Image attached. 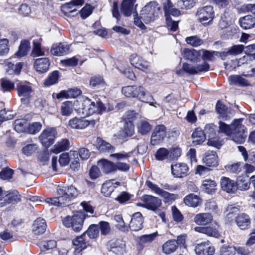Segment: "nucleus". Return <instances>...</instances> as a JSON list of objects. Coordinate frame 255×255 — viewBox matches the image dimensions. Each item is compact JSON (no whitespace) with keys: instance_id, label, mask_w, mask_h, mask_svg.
Returning <instances> with one entry per match:
<instances>
[{"instance_id":"nucleus-10","label":"nucleus","mask_w":255,"mask_h":255,"mask_svg":"<svg viewBox=\"0 0 255 255\" xmlns=\"http://www.w3.org/2000/svg\"><path fill=\"white\" fill-rule=\"evenodd\" d=\"M90 124L94 125V121H89L85 118L75 117L71 119L68 123V126L72 129L82 130L86 128Z\"/></svg>"},{"instance_id":"nucleus-2","label":"nucleus","mask_w":255,"mask_h":255,"mask_svg":"<svg viewBox=\"0 0 255 255\" xmlns=\"http://www.w3.org/2000/svg\"><path fill=\"white\" fill-rule=\"evenodd\" d=\"M86 217L84 212L79 211L66 216L62 220L63 224L65 227L71 228L75 232H80L83 229Z\"/></svg>"},{"instance_id":"nucleus-39","label":"nucleus","mask_w":255,"mask_h":255,"mask_svg":"<svg viewBox=\"0 0 255 255\" xmlns=\"http://www.w3.org/2000/svg\"><path fill=\"white\" fill-rule=\"evenodd\" d=\"M98 165L101 167L102 171L105 173L115 171V163L106 159L100 160L98 162Z\"/></svg>"},{"instance_id":"nucleus-21","label":"nucleus","mask_w":255,"mask_h":255,"mask_svg":"<svg viewBox=\"0 0 255 255\" xmlns=\"http://www.w3.org/2000/svg\"><path fill=\"white\" fill-rule=\"evenodd\" d=\"M236 223L238 227L242 230L249 229L251 227V220L248 215L242 213L236 217Z\"/></svg>"},{"instance_id":"nucleus-45","label":"nucleus","mask_w":255,"mask_h":255,"mask_svg":"<svg viewBox=\"0 0 255 255\" xmlns=\"http://www.w3.org/2000/svg\"><path fill=\"white\" fill-rule=\"evenodd\" d=\"M78 153L77 151L70 152V155L67 153H64L60 155L59 162L61 166H65L67 165L70 160L73 159L72 157H77Z\"/></svg>"},{"instance_id":"nucleus-31","label":"nucleus","mask_w":255,"mask_h":255,"mask_svg":"<svg viewBox=\"0 0 255 255\" xmlns=\"http://www.w3.org/2000/svg\"><path fill=\"white\" fill-rule=\"evenodd\" d=\"M185 204L189 207L196 208L202 203V199L197 195L190 194L184 198Z\"/></svg>"},{"instance_id":"nucleus-1","label":"nucleus","mask_w":255,"mask_h":255,"mask_svg":"<svg viewBox=\"0 0 255 255\" xmlns=\"http://www.w3.org/2000/svg\"><path fill=\"white\" fill-rule=\"evenodd\" d=\"M242 119L234 120L230 125L222 121L218 122L219 133H224L228 136L232 140L237 143H242L245 141V127L242 125Z\"/></svg>"},{"instance_id":"nucleus-6","label":"nucleus","mask_w":255,"mask_h":255,"mask_svg":"<svg viewBox=\"0 0 255 255\" xmlns=\"http://www.w3.org/2000/svg\"><path fill=\"white\" fill-rule=\"evenodd\" d=\"M145 184L156 194L162 197L165 204L170 205L177 198V195L176 194L170 193L163 190L150 181H147Z\"/></svg>"},{"instance_id":"nucleus-20","label":"nucleus","mask_w":255,"mask_h":255,"mask_svg":"<svg viewBox=\"0 0 255 255\" xmlns=\"http://www.w3.org/2000/svg\"><path fill=\"white\" fill-rule=\"evenodd\" d=\"M143 219L140 212L134 213L131 218L129 224V228L131 231H138L143 228Z\"/></svg>"},{"instance_id":"nucleus-59","label":"nucleus","mask_w":255,"mask_h":255,"mask_svg":"<svg viewBox=\"0 0 255 255\" xmlns=\"http://www.w3.org/2000/svg\"><path fill=\"white\" fill-rule=\"evenodd\" d=\"M216 110L220 116L224 120L227 119V108L220 101H218L216 104Z\"/></svg>"},{"instance_id":"nucleus-43","label":"nucleus","mask_w":255,"mask_h":255,"mask_svg":"<svg viewBox=\"0 0 255 255\" xmlns=\"http://www.w3.org/2000/svg\"><path fill=\"white\" fill-rule=\"evenodd\" d=\"M97 144L101 152H111L114 150V147L111 144L100 138H97Z\"/></svg>"},{"instance_id":"nucleus-4","label":"nucleus","mask_w":255,"mask_h":255,"mask_svg":"<svg viewBox=\"0 0 255 255\" xmlns=\"http://www.w3.org/2000/svg\"><path fill=\"white\" fill-rule=\"evenodd\" d=\"M122 93L127 98H133L138 99L142 102H145L146 91L144 87L141 86H127L122 89Z\"/></svg>"},{"instance_id":"nucleus-15","label":"nucleus","mask_w":255,"mask_h":255,"mask_svg":"<svg viewBox=\"0 0 255 255\" xmlns=\"http://www.w3.org/2000/svg\"><path fill=\"white\" fill-rule=\"evenodd\" d=\"M197 255H213L215 252L214 248L209 242H204L198 244L195 249Z\"/></svg>"},{"instance_id":"nucleus-35","label":"nucleus","mask_w":255,"mask_h":255,"mask_svg":"<svg viewBox=\"0 0 255 255\" xmlns=\"http://www.w3.org/2000/svg\"><path fill=\"white\" fill-rule=\"evenodd\" d=\"M192 138L193 143L196 145L203 143L206 137L204 131L201 128H197L192 133Z\"/></svg>"},{"instance_id":"nucleus-57","label":"nucleus","mask_w":255,"mask_h":255,"mask_svg":"<svg viewBox=\"0 0 255 255\" xmlns=\"http://www.w3.org/2000/svg\"><path fill=\"white\" fill-rule=\"evenodd\" d=\"M219 226L215 224L214 226H206L205 234L208 236L218 238L220 236V233L218 231Z\"/></svg>"},{"instance_id":"nucleus-29","label":"nucleus","mask_w":255,"mask_h":255,"mask_svg":"<svg viewBox=\"0 0 255 255\" xmlns=\"http://www.w3.org/2000/svg\"><path fill=\"white\" fill-rule=\"evenodd\" d=\"M163 5L165 18L170 17L171 15L177 16L180 15V11L173 7L170 0H167Z\"/></svg>"},{"instance_id":"nucleus-62","label":"nucleus","mask_w":255,"mask_h":255,"mask_svg":"<svg viewBox=\"0 0 255 255\" xmlns=\"http://www.w3.org/2000/svg\"><path fill=\"white\" fill-rule=\"evenodd\" d=\"M198 55V52L195 50H191L187 49L184 50V57L191 61H196Z\"/></svg>"},{"instance_id":"nucleus-41","label":"nucleus","mask_w":255,"mask_h":255,"mask_svg":"<svg viewBox=\"0 0 255 255\" xmlns=\"http://www.w3.org/2000/svg\"><path fill=\"white\" fill-rule=\"evenodd\" d=\"M230 84L238 86H246L249 85L247 80L240 75H231L229 77Z\"/></svg>"},{"instance_id":"nucleus-51","label":"nucleus","mask_w":255,"mask_h":255,"mask_svg":"<svg viewBox=\"0 0 255 255\" xmlns=\"http://www.w3.org/2000/svg\"><path fill=\"white\" fill-rule=\"evenodd\" d=\"M237 186V189L242 191L247 190L250 188V181L246 177L240 176L236 183Z\"/></svg>"},{"instance_id":"nucleus-54","label":"nucleus","mask_w":255,"mask_h":255,"mask_svg":"<svg viewBox=\"0 0 255 255\" xmlns=\"http://www.w3.org/2000/svg\"><path fill=\"white\" fill-rule=\"evenodd\" d=\"M73 112V105L71 102L63 103L61 106V113L63 116H69Z\"/></svg>"},{"instance_id":"nucleus-63","label":"nucleus","mask_w":255,"mask_h":255,"mask_svg":"<svg viewBox=\"0 0 255 255\" xmlns=\"http://www.w3.org/2000/svg\"><path fill=\"white\" fill-rule=\"evenodd\" d=\"M39 246L42 250H52L56 248V242L54 240L43 241L40 242Z\"/></svg>"},{"instance_id":"nucleus-9","label":"nucleus","mask_w":255,"mask_h":255,"mask_svg":"<svg viewBox=\"0 0 255 255\" xmlns=\"http://www.w3.org/2000/svg\"><path fill=\"white\" fill-rule=\"evenodd\" d=\"M97 109L95 102L88 98H83L78 109V113L84 116H89L96 113Z\"/></svg>"},{"instance_id":"nucleus-12","label":"nucleus","mask_w":255,"mask_h":255,"mask_svg":"<svg viewBox=\"0 0 255 255\" xmlns=\"http://www.w3.org/2000/svg\"><path fill=\"white\" fill-rule=\"evenodd\" d=\"M58 195L64 198L66 205H68L70 199L78 195L77 189L73 186L62 187L57 190Z\"/></svg>"},{"instance_id":"nucleus-42","label":"nucleus","mask_w":255,"mask_h":255,"mask_svg":"<svg viewBox=\"0 0 255 255\" xmlns=\"http://www.w3.org/2000/svg\"><path fill=\"white\" fill-rule=\"evenodd\" d=\"M137 131L141 135L147 134L151 129V125L146 121L141 120L137 124Z\"/></svg>"},{"instance_id":"nucleus-28","label":"nucleus","mask_w":255,"mask_h":255,"mask_svg":"<svg viewBox=\"0 0 255 255\" xmlns=\"http://www.w3.org/2000/svg\"><path fill=\"white\" fill-rule=\"evenodd\" d=\"M136 0H123L121 6V10L122 13L126 16H130L132 13H134V4ZM136 7V6H135Z\"/></svg>"},{"instance_id":"nucleus-52","label":"nucleus","mask_w":255,"mask_h":255,"mask_svg":"<svg viewBox=\"0 0 255 255\" xmlns=\"http://www.w3.org/2000/svg\"><path fill=\"white\" fill-rule=\"evenodd\" d=\"M45 201L49 205L59 206H67L64 201V198L60 195L58 197L45 198Z\"/></svg>"},{"instance_id":"nucleus-60","label":"nucleus","mask_w":255,"mask_h":255,"mask_svg":"<svg viewBox=\"0 0 255 255\" xmlns=\"http://www.w3.org/2000/svg\"><path fill=\"white\" fill-rule=\"evenodd\" d=\"M243 165V163L240 162L231 165H228L225 166V168L227 171L231 173L237 174L242 171Z\"/></svg>"},{"instance_id":"nucleus-5","label":"nucleus","mask_w":255,"mask_h":255,"mask_svg":"<svg viewBox=\"0 0 255 255\" xmlns=\"http://www.w3.org/2000/svg\"><path fill=\"white\" fill-rule=\"evenodd\" d=\"M196 16L198 20L204 26H207L212 23L214 18V11L212 6H206L198 9Z\"/></svg>"},{"instance_id":"nucleus-47","label":"nucleus","mask_w":255,"mask_h":255,"mask_svg":"<svg viewBox=\"0 0 255 255\" xmlns=\"http://www.w3.org/2000/svg\"><path fill=\"white\" fill-rule=\"evenodd\" d=\"M158 236L157 232L142 235L139 237V243L141 245L149 244L154 241Z\"/></svg>"},{"instance_id":"nucleus-58","label":"nucleus","mask_w":255,"mask_h":255,"mask_svg":"<svg viewBox=\"0 0 255 255\" xmlns=\"http://www.w3.org/2000/svg\"><path fill=\"white\" fill-rule=\"evenodd\" d=\"M42 128V125L39 122L33 123L28 125L26 132L31 134H35L38 133Z\"/></svg>"},{"instance_id":"nucleus-26","label":"nucleus","mask_w":255,"mask_h":255,"mask_svg":"<svg viewBox=\"0 0 255 255\" xmlns=\"http://www.w3.org/2000/svg\"><path fill=\"white\" fill-rule=\"evenodd\" d=\"M21 200V196L17 191H13L0 200V207H3L9 203H16Z\"/></svg>"},{"instance_id":"nucleus-17","label":"nucleus","mask_w":255,"mask_h":255,"mask_svg":"<svg viewBox=\"0 0 255 255\" xmlns=\"http://www.w3.org/2000/svg\"><path fill=\"white\" fill-rule=\"evenodd\" d=\"M84 2V0H72L70 2L63 4L61 7V11L64 15L68 16H71L72 13L77 11L75 6L82 5Z\"/></svg>"},{"instance_id":"nucleus-55","label":"nucleus","mask_w":255,"mask_h":255,"mask_svg":"<svg viewBox=\"0 0 255 255\" xmlns=\"http://www.w3.org/2000/svg\"><path fill=\"white\" fill-rule=\"evenodd\" d=\"M85 233L87 234L90 239H96L99 234V226L98 225L92 224L89 226Z\"/></svg>"},{"instance_id":"nucleus-64","label":"nucleus","mask_w":255,"mask_h":255,"mask_svg":"<svg viewBox=\"0 0 255 255\" xmlns=\"http://www.w3.org/2000/svg\"><path fill=\"white\" fill-rule=\"evenodd\" d=\"M186 42L193 47H197L203 43V41L197 36L187 37L186 38Z\"/></svg>"},{"instance_id":"nucleus-49","label":"nucleus","mask_w":255,"mask_h":255,"mask_svg":"<svg viewBox=\"0 0 255 255\" xmlns=\"http://www.w3.org/2000/svg\"><path fill=\"white\" fill-rule=\"evenodd\" d=\"M28 124L25 119H17L14 121V129L19 133L26 132Z\"/></svg>"},{"instance_id":"nucleus-7","label":"nucleus","mask_w":255,"mask_h":255,"mask_svg":"<svg viewBox=\"0 0 255 255\" xmlns=\"http://www.w3.org/2000/svg\"><path fill=\"white\" fill-rule=\"evenodd\" d=\"M141 200L143 203H138L137 205L148 210L155 212L162 205V201L158 197L149 195H144Z\"/></svg>"},{"instance_id":"nucleus-8","label":"nucleus","mask_w":255,"mask_h":255,"mask_svg":"<svg viewBox=\"0 0 255 255\" xmlns=\"http://www.w3.org/2000/svg\"><path fill=\"white\" fill-rule=\"evenodd\" d=\"M56 135L55 128H48L42 131L39 136V139L44 147H48L54 143Z\"/></svg>"},{"instance_id":"nucleus-18","label":"nucleus","mask_w":255,"mask_h":255,"mask_svg":"<svg viewBox=\"0 0 255 255\" xmlns=\"http://www.w3.org/2000/svg\"><path fill=\"white\" fill-rule=\"evenodd\" d=\"M220 185L222 189L229 193H235L237 190V186L236 182L228 177H222L220 181Z\"/></svg>"},{"instance_id":"nucleus-14","label":"nucleus","mask_w":255,"mask_h":255,"mask_svg":"<svg viewBox=\"0 0 255 255\" xmlns=\"http://www.w3.org/2000/svg\"><path fill=\"white\" fill-rule=\"evenodd\" d=\"M172 175L176 178H183L188 174L189 168L184 163H177L171 166Z\"/></svg>"},{"instance_id":"nucleus-44","label":"nucleus","mask_w":255,"mask_h":255,"mask_svg":"<svg viewBox=\"0 0 255 255\" xmlns=\"http://www.w3.org/2000/svg\"><path fill=\"white\" fill-rule=\"evenodd\" d=\"M69 147V141L67 139H63L58 142L53 148L51 151L55 154H58L63 151L67 150Z\"/></svg>"},{"instance_id":"nucleus-61","label":"nucleus","mask_w":255,"mask_h":255,"mask_svg":"<svg viewBox=\"0 0 255 255\" xmlns=\"http://www.w3.org/2000/svg\"><path fill=\"white\" fill-rule=\"evenodd\" d=\"M155 157L158 160H163L169 158V151L165 148H160L155 154Z\"/></svg>"},{"instance_id":"nucleus-53","label":"nucleus","mask_w":255,"mask_h":255,"mask_svg":"<svg viewBox=\"0 0 255 255\" xmlns=\"http://www.w3.org/2000/svg\"><path fill=\"white\" fill-rule=\"evenodd\" d=\"M232 22V17L227 12L225 13L221 16V20L219 23L220 28L224 29L227 27Z\"/></svg>"},{"instance_id":"nucleus-38","label":"nucleus","mask_w":255,"mask_h":255,"mask_svg":"<svg viewBox=\"0 0 255 255\" xmlns=\"http://www.w3.org/2000/svg\"><path fill=\"white\" fill-rule=\"evenodd\" d=\"M134 133V126L132 122H126L122 130L120 131V136L125 138L131 136Z\"/></svg>"},{"instance_id":"nucleus-13","label":"nucleus","mask_w":255,"mask_h":255,"mask_svg":"<svg viewBox=\"0 0 255 255\" xmlns=\"http://www.w3.org/2000/svg\"><path fill=\"white\" fill-rule=\"evenodd\" d=\"M166 136L165 127L163 125L155 127L151 136V143L156 145L161 142Z\"/></svg>"},{"instance_id":"nucleus-23","label":"nucleus","mask_w":255,"mask_h":255,"mask_svg":"<svg viewBox=\"0 0 255 255\" xmlns=\"http://www.w3.org/2000/svg\"><path fill=\"white\" fill-rule=\"evenodd\" d=\"M121 185V183L115 180H110L103 183L101 188L102 193L105 196H109L115 189Z\"/></svg>"},{"instance_id":"nucleus-24","label":"nucleus","mask_w":255,"mask_h":255,"mask_svg":"<svg viewBox=\"0 0 255 255\" xmlns=\"http://www.w3.org/2000/svg\"><path fill=\"white\" fill-rule=\"evenodd\" d=\"M213 221V216L210 213H202L195 215L194 222L199 226H206Z\"/></svg>"},{"instance_id":"nucleus-16","label":"nucleus","mask_w":255,"mask_h":255,"mask_svg":"<svg viewBox=\"0 0 255 255\" xmlns=\"http://www.w3.org/2000/svg\"><path fill=\"white\" fill-rule=\"evenodd\" d=\"M130 62L131 64L135 68L139 69L144 72H147L149 64L142 57L136 54H132L130 56Z\"/></svg>"},{"instance_id":"nucleus-32","label":"nucleus","mask_w":255,"mask_h":255,"mask_svg":"<svg viewBox=\"0 0 255 255\" xmlns=\"http://www.w3.org/2000/svg\"><path fill=\"white\" fill-rule=\"evenodd\" d=\"M240 25L244 29H250L255 26V17L251 15H246L240 18Z\"/></svg>"},{"instance_id":"nucleus-3","label":"nucleus","mask_w":255,"mask_h":255,"mask_svg":"<svg viewBox=\"0 0 255 255\" xmlns=\"http://www.w3.org/2000/svg\"><path fill=\"white\" fill-rule=\"evenodd\" d=\"M160 14V8L158 3L152 1L147 3L140 12V17L143 21L148 23L154 21Z\"/></svg>"},{"instance_id":"nucleus-56","label":"nucleus","mask_w":255,"mask_h":255,"mask_svg":"<svg viewBox=\"0 0 255 255\" xmlns=\"http://www.w3.org/2000/svg\"><path fill=\"white\" fill-rule=\"evenodd\" d=\"M59 78V73L57 71L52 72L44 81V85L50 86L56 84Z\"/></svg>"},{"instance_id":"nucleus-25","label":"nucleus","mask_w":255,"mask_h":255,"mask_svg":"<svg viewBox=\"0 0 255 255\" xmlns=\"http://www.w3.org/2000/svg\"><path fill=\"white\" fill-rule=\"evenodd\" d=\"M109 246L110 251L117 255H123L125 252L126 245L122 240L112 241L110 242Z\"/></svg>"},{"instance_id":"nucleus-40","label":"nucleus","mask_w":255,"mask_h":255,"mask_svg":"<svg viewBox=\"0 0 255 255\" xmlns=\"http://www.w3.org/2000/svg\"><path fill=\"white\" fill-rule=\"evenodd\" d=\"M30 49V43L28 40H23L21 41L18 51L15 55L17 57H22L26 56Z\"/></svg>"},{"instance_id":"nucleus-48","label":"nucleus","mask_w":255,"mask_h":255,"mask_svg":"<svg viewBox=\"0 0 255 255\" xmlns=\"http://www.w3.org/2000/svg\"><path fill=\"white\" fill-rule=\"evenodd\" d=\"M240 210L238 208L229 205L227 207L226 210V220L230 223L236 219V216L238 214Z\"/></svg>"},{"instance_id":"nucleus-36","label":"nucleus","mask_w":255,"mask_h":255,"mask_svg":"<svg viewBox=\"0 0 255 255\" xmlns=\"http://www.w3.org/2000/svg\"><path fill=\"white\" fill-rule=\"evenodd\" d=\"M69 49L68 45L59 43L58 45H53L51 49V52L54 56H61L67 54Z\"/></svg>"},{"instance_id":"nucleus-11","label":"nucleus","mask_w":255,"mask_h":255,"mask_svg":"<svg viewBox=\"0 0 255 255\" xmlns=\"http://www.w3.org/2000/svg\"><path fill=\"white\" fill-rule=\"evenodd\" d=\"M16 90L18 96L21 97V102L27 104L33 93L31 87L23 83H19L17 85Z\"/></svg>"},{"instance_id":"nucleus-50","label":"nucleus","mask_w":255,"mask_h":255,"mask_svg":"<svg viewBox=\"0 0 255 255\" xmlns=\"http://www.w3.org/2000/svg\"><path fill=\"white\" fill-rule=\"evenodd\" d=\"M253 61L249 63L244 67V69L241 71L243 76L247 77H253L255 76V64L252 63Z\"/></svg>"},{"instance_id":"nucleus-22","label":"nucleus","mask_w":255,"mask_h":255,"mask_svg":"<svg viewBox=\"0 0 255 255\" xmlns=\"http://www.w3.org/2000/svg\"><path fill=\"white\" fill-rule=\"evenodd\" d=\"M218 156L214 151H208L205 153L203 162L209 167H216L218 165Z\"/></svg>"},{"instance_id":"nucleus-46","label":"nucleus","mask_w":255,"mask_h":255,"mask_svg":"<svg viewBox=\"0 0 255 255\" xmlns=\"http://www.w3.org/2000/svg\"><path fill=\"white\" fill-rule=\"evenodd\" d=\"M14 83L7 78L0 79V90L3 92H10L14 89Z\"/></svg>"},{"instance_id":"nucleus-30","label":"nucleus","mask_w":255,"mask_h":255,"mask_svg":"<svg viewBox=\"0 0 255 255\" xmlns=\"http://www.w3.org/2000/svg\"><path fill=\"white\" fill-rule=\"evenodd\" d=\"M46 227L45 221L43 219L38 218L33 224V232L36 235H41L45 232Z\"/></svg>"},{"instance_id":"nucleus-27","label":"nucleus","mask_w":255,"mask_h":255,"mask_svg":"<svg viewBox=\"0 0 255 255\" xmlns=\"http://www.w3.org/2000/svg\"><path fill=\"white\" fill-rule=\"evenodd\" d=\"M49 60L46 57L37 58L34 63V68L40 73L46 72L49 69Z\"/></svg>"},{"instance_id":"nucleus-19","label":"nucleus","mask_w":255,"mask_h":255,"mask_svg":"<svg viewBox=\"0 0 255 255\" xmlns=\"http://www.w3.org/2000/svg\"><path fill=\"white\" fill-rule=\"evenodd\" d=\"M5 70L8 75L19 74L22 67V64L16 62L12 59H9L5 62Z\"/></svg>"},{"instance_id":"nucleus-34","label":"nucleus","mask_w":255,"mask_h":255,"mask_svg":"<svg viewBox=\"0 0 255 255\" xmlns=\"http://www.w3.org/2000/svg\"><path fill=\"white\" fill-rule=\"evenodd\" d=\"M85 237V233H84L82 235L76 237L72 241L73 245L77 247L75 249V252L79 253L87 247L88 244V242L86 241Z\"/></svg>"},{"instance_id":"nucleus-37","label":"nucleus","mask_w":255,"mask_h":255,"mask_svg":"<svg viewBox=\"0 0 255 255\" xmlns=\"http://www.w3.org/2000/svg\"><path fill=\"white\" fill-rule=\"evenodd\" d=\"M177 249V243L175 240H168L162 246V251L163 253L167 255L175 252Z\"/></svg>"},{"instance_id":"nucleus-33","label":"nucleus","mask_w":255,"mask_h":255,"mask_svg":"<svg viewBox=\"0 0 255 255\" xmlns=\"http://www.w3.org/2000/svg\"><path fill=\"white\" fill-rule=\"evenodd\" d=\"M217 183L215 180L207 179L203 181L201 189L208 194H212L217 190Z\"/></svg>"}]
</instances>
